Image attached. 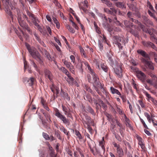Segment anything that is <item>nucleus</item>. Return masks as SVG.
Listing matches in <instances>:
<instances>
[{
  "instance_id": "nucleus-1",
  "label": "nucleus",
  "mask_w": 157,
  "mask_h": 157,
  "mask_svg": "<svg viewBox=\"0 0 157 157\" xmlns=\"http://www.w3.org/2000/svg\"><path fill=\"white\" fill-rule=\"evenodd\" d=\"M14 11V13L17 14V18L20 25L23 28L27 30L29 34H32V30L28 26V25L22 19L20 10L17 8L15 9Z\"/></svg>"
},
{
  "instance_id": "nucleus-2",
  "label": "nucleus",
  "mask_w": 157,
  "mask_h": 157,
  "mask_svg": "<svg viewBox=\"0 0 157 157\" xmlns=\"http://www.w3.org/2000/svg\"><path fill=\"white\" fill-rule=\"evenodd\" d=\"M131 68L133 70L136 72L137 77L143 82H145L146 79V75L142 71H140L137 68L134 69V67H131Z\"/></svg>"
},
{
  "instance_id": "nucleus-3",
  "label": "nucleus",
  "mask_w": 157,
  "mask_h": 157,
  "mask_svg": "<svg viewBox=\"0 0 157 157\" xmlns=\"http://www.w3.org/2000/svg\"><path fill=\"white\" fill-rule=\"evenodd\" d=\"M55 115L62 121L63 123L65 124H69V122L68 119L66 118L62 114L59 112V110L56 109V110Z\"/></svg>"
},
{
  "instance_id": "nucleus-4",
  "label": "nucleus",
  "mask_w": 157,
  "mask_h": 157,
  "mask_svg": "<svg viewBox=\"0 0 157 157\" xmlns=\"http://www.w3.org/2000/svg\"><path fill=\"white\" fill-rule=\"evenodd\" d=\"M107 61L111 65L113 66L116 64L117 62L115 60L114 57L112 52H109L107 53Z\"/></svg>"
},
{
  "instance_id": "nucleus-5",
  "label": "nucleus",
  "mask_w": 157,
  "mask_h": 157,
  "mask_svg": "<svg viewBox=\"0 0 157 157\" xmlns=\"http://www.w3.org/2000/svg\"><path fill=\"white\" fill-rule=\"evenodd\" d=\"M8 0H7V1L6 2V1L5 0H3V2H4L6 1V3L5 4V11L6 13L8 14L10 16L11 19L13 20V16L12 14V13L11 12L10 9H9V7L8 5L9 4V2H8Z\"/></svg>"
},
{
  "instance_id": "nucleus-6",
  "label": "nucleus",
  "mask_w": 157,
  "mask_h": 157,
  "mask_svg": "<svg viewBox=\"0 0 157 157\" xmlns=\"http://www.w3.org/2000/svg\"><path fill=\"white\" fill-rule=\"evenodd\" d=\"M64 64L66 67L69 68L71 72L73 74H75V69L71 63L65 60L63 62Z\"/></svg>"
},
{
  "instance_id": "nucleus-7",
  "label": "nucleus",
  "mask_w": 157,
  "mask_h": 157,
  "mask_svg": "<svg viewBox=\"0 0 157 157\" xmlns=\"http://www.w3.org/2000/svg\"><path fill=\"white\" fill-rule=\"evenodd\" d=\"M142 43L143 45L146 47H151L153 49L157 51V48L154 44L150 41H143Z\"/></svg>"
},
{
  "instance_id": "nucleus-8",
  "label": "nucleus",
  "mask_w": 157,
  "mask_h": 157,
  "mask_svg": "<svg viewBox=\"0 0 157 157\" xmlns=\"http://www.w3.org/2000/svg\"><path fill=\"white\" fill-rule=\"evenodd\" d=\"M122 64L120 65L119 67H118L114 69L115 73L119 78H121L122 76Z\"/></svg>"
},
{
  "instance_id": "nucleus-9",
  "label": "nucleus",
  "mask_w": 157,
  "mask_h": 157,
  "mask_svg": "<svg viewBox=\"0 0 157 157\" xmlns=\"http://www.w3.org/2000/svg\"><path fill=\"white\" fill-rule=\"evenodd\" d=\"M44 73L46 78H48L50 80L52 79V75L51 72L49 70L46 69H44Z\"/></svg>"
},
{
  "instance_id": "nucleus-10",
  "label": "nucleus",
  "mask_w": 157,
  "mask_h": 157,
  "mask_svg": "<svg viewBox=\"0 0 157 157\" xmlns=\"http://www.w3.org/2000/svg\"><path fill=\"white\" fill-rule=\"evenodd\" d=\"M115 5L117 7L122 9H125L126 8L125 4L123 2H117L115 3Z\"/></svg>"
},
{
  "instance_id": "nucleus-11",
  "label": "nucleus",
  "mask_w": 157,
  "mask_h": 157,
  "mask_svg": "<svg viewBox=\"0 0 157 157\" xmlns=\"http://www.w3.org/2000/svg\"><path fill=\"white\" fill-rule=\"evenodd\" d=\"M98 68L100 70L101 68L105 72H107L108 71V69L106 65L104 63L101 64V68L99 65H97Z\"/></svg>"
},
{
  "instance_id": "nucleus-12",
  "label": "nucleus",
  "mask_w": 157,
  "mask_h": 157,
  "mask_svg": "<svg viewBox=\"0 0 157 157\" xmlns=\"http://www.w3.org/2000/svg\"><path fill=\"white\" fill-rule=\"evenodd\" d=\"M138 53L141 54L142 56L145 58H149L148 55L146 54L145 52L142 50L139 49L137 50Z\"/></svg>"
},
{
  "instance_id": "nucleus-13",
  "label": "nucleus",
  "mask_w": 157,
  "mask_h": 157,
  "mask_svg": "<svg viewBox=\"0 0 157 157\" xmlns=\"http://www.w3.org/2000/svg\"><path fill=\"white\" fill-rule=\"evenodd\" d=\"M113 22L116 24L121 26V24L117 20V18L115 14H114L112 17Z\"/></svg>"
},
{
  "instance_id": "nucleus-14",
  "label": "nucleus",
  "mask_w": 157,
  "mask_h": 157,
  "mask_svg": "<svg viewBox=\"0 0 157 157\" xmlns=\"http://www.w3.org/2000/svg\"><path fill=\"white\" fill-rule=\"evenodd\" d=\"M82 62H79L76 66V68H77L79 71L81 73L83 72L82 68Z\"/></svg>"
},
{
  "instance_id": "nucleus-15",
  "label": "nucleus",
  "mask_w": 157,
  "mask_h": 157,
  "mask_svg": "<svg viewBox=\"0 0 157 157\" xmlns=\"http://www.w3.org/2000/svg\"><path fill=\"white\" fill-rule=\"evenodd\" d=\"M65 79L68 83L71 86L73 85V84H77V82L75 80V79L73 78V79L70 80V78H67L66 77H64Z\"/></svg>"
},
{
  "instance_id": "nucleus-16",
  "label": "nucleus",
  "mask_w": 157,
  "mask_h": 157,
  "mask_svg": "<svg viewBox=\"0 0 157 157\" xmlns=\"http://www.w3.org/2000/svg\"><path fill=\"white\" fill-rule=\"evenodd\" d=\"M144 94L145 95L146 97L147 98V100L149 101H151L152 102H154V98L152 97L147 92L145 91H144Z\"/></svg>"
},
{
  "instance_id": "nucleus-17",
  "label": "nucleus",
  "mask_w": 157,
  "mask_h": 157,
  "mask_svg": "<svg viewBox=\"0 0 157 157\" xmlns=\"http://www.w3.org/2000/svg\"><path fill=\"white\" fill-rule=\"evenodd\" d=\"M117 153L118 156H123L124 155V153L122 149L120 147H117Z\"/></svg>"
},
{
  "instance_id": "nucleus-18",
  "label": "nucleus",
  "mask_w": 157,
  "mask_h": 157,
  "mask_svg": "<svg viewBox=\"0 0 157 157\" xmlns=\"http://www.w3.org/2000/svg\"><path fill=\"white\" fill-rule=\"evenodd\" d=\"M110 90L112 93L113 94H117V95L121 96V94L119 91L116 89H115L113 87H111L110 88Z\"/></svg>"
},
{
  "instance_id": "nucleus-19",
  "label": "nucleus",
  "mask_w": 157,
  "mask_h": 157,
  "mask_svg": "<svg viewBox=\"0 0 157 157\" xmlns=\"http://www.w3.org/2000/svg\"><path fill=\"white\" fill-rule=\"evenodd\" d=\"M84 63L85 66L87 67L88 70L90 71V73L91 75H94L95 73L94 72L93 70L91 69L88 63L86 62H84Z\"/></svg>"
},
{
  "instance_id": "nucleus-20",
  "label": "nucleus",
  "mask_w": 157,
  "mask_h": 157,
  "mask_svg": "<svg viewBox=\"0 0 157 157\" xmlns=\"http://www.w3.org/2000/svg\"><path fill=\"white\" fill-rule=\"evenodd\" d=\"M35 81V79L34 78L31 77L28 79L27 82L29 86H32L34 83Z\"/></svg>"
},
{
  "instance_id": "nucleus-21",
  "label": "nucleus",
  "mask_w": 157,
  "mask_h": 157,
  "mask_svg": "<svg viewBox=\"0 0 157 157\" xmlns=\"http://www.w3.org/2000/svg\"><path fill=\"white\" fill-rule=\"evenodd\" d=\"M114 44L116 43H120V42H121L122 40V39H123V37L117 36H114Z\"/></svg>"
},
{
  "instance_id": "nucleus-22",
  "label": "nucleus",
  "mask_w": 157,
  "mask_h": 157,
  "mask_svg": "<svg viewBox=\"0 0 157 157\" xmlns=\"http://www.w3.org/2000/svg\"><path fill=\"white\" fill-rule=\"evenodd\" d=\"M124 24L126 27L127 28H130L133 26L132 23L127 20L124 21Z\"/></svg>"
},
{
  "instance_id": "nucleus-23",
  "label": "nucleus",
  "mask_w": 157,
  "mask_h": 157,
  "mask_svg": "<svg viewBox=\"0 0 157 157\" xmlns=\"http://www.w3.org/2000/svg\"><path fill=\"white\" fill-rule=\"evenodd\" d=\"M149 75L151 78L152 79H151L153 83H157V77L154 75L152 73H150L149 74Z\"/></svg>"
},
{
  "instance_id": "nucleus-24",
  "label": "nucleus",
  "mask_w": 157,
  "mask_h": 157,
  "mask_svg": "<svg viewBox=\"0 0 157 157\" xmlns=\"http://www.w3.org/2000/svg\"><path fill=\"white\" fill-rule=\"evenodd\" d=\"M87 110L89 112H90L91 114L93 115H95V113L94 112V111L92 109V108L90 106H88L87 108Z\"/></svg>"
},
{
  "instance_id": "nucleus-25",
  "label": "nucleus",
  "mask_w": 157,
  "mask_h": 157,
  "mask_svg": "<svg viewBox=\"0 0 157 157\" xmlns=\"http://www.w3.org/2000/svg\"><path fill=\"white\" fill-rule=\"evenodd\" d=\"M80 50L81 53V55L82 56L85 58H87V56L86 55V54L84 51V49L81 47H80Z\"/></svg>"
},
{
  "instance_id": "nucleus-26",
  "label": "nucleus",
  "mask_w": 157,
  "mask_h": 157,
  "mask_svg": "<svg viewBox=\"0 0 157 157\" xmlns=\"http://www.w3.org/2000/svg\"><path fill=\"white\" fill-rule=\"evenodd\" d=\"M150 59V58L149 57V58H146V59L142 58L141 59V60L142 62L145 65H147L148 63L150 61H149Z\"/></svg>"
},
{
  "instance_id": "nucleus-27",
  "label": "nucleus",
  "mask_w": 157,
  "mask_h": 157,
  "mask_svg": "<svg viewBox=\"0 0 157 157\" xmlns=\"http://www.w3.org/2000/svg\"><path fill=\"white\" fill-rule=\"evenodd\" d=\"M33 58L36 59L40 56V55L37 52L35 51V52L32 55Z\"/></svg>"
},
{
  "instance_id": "nucleus-28",
  "label": "nucleus",
  "mask_w": 157,
  "mask_h": 157,
  "mask_svg": "<svg viewBox=\"0 0 157 157\" xmlns=\"http://www.w3.org/2000/svg\"><path fill=\"white\" fill-rule=\"evenodd\" d=\"M139 26L141 28V29L143 31L145 32L146 33H147V31L148 29H147L145 26L143 25L141 23H139Z\"/></svg>"
},
{
  "instance_id": "nucleus-29",
  "label": "nucleus",
  "mask_w": 157,
  "mask_h": 157,
  "mask_svg": "<svg viewBox=\"0 0 157 157\" xmlns=\"http://www.w3.org/2000/svg\"><path fill=\"white\" fill-rule=\"evenodd\" d=\"M96 80V81L95 82H93V86L94 87H100L101 84L99 82V79L97 80Z\"/></svg>"
},
{
  "instance_id": "nucleus-30",
  "label": "nucleus",
  "mask_w": 157,
  "mask_h": 157,
  "mask_svg": "<svg viewBox=\"0 0 157 157\" xmlns=\"http://www.w3.org/2000/svg\"><path fill=\"white\" fill-rule=\"evenodd\" d=\"M99 103L100 104V106H101L103 109L105 110L107 108V106L105 104L103 101L101 100H99Z\"/></svg>"
},
{
  "instance_id": "nucleus-31",
  "label": "nucleus",
  "mask_w": 157,
  "mask_h": 157,
  "mask_svg": "<svg viewBox=\"0 0 157 157\" xmlns=\"http://www.w3.org/2000/svg\"><path fill=\"white\" fill-rule=\"evenodd\" d=\"M61 94L62 95H63L64 98L66 99L68 101L70 100V98L68 96V94L65 92H62Z\"/></svg>"
},
{
  "instance_id": "nucleus-32",
  "label": "nucleus",
  "mask_w": 157,
  "mask_h": 157,
  "mask_svg": "<svg viewBox=\"0 0 157 157\" xmlns=\"http://www.w3.org/2000/svg\"><path fill=\"white\" fill-rule=\"evenodd\" d=\"M147 33H148L150 35H152L154 33H156L155 30L153 28L148 29Z\"/></svg>"
},
{
  "instance_id": "nucleus-33",
  "label": "nucleus",
  "mask_w": 157,
  "mask_h": 157,
  "mask_svg": "<svg viewBox=\"0 0 157 157\" xmlns=\"http://www.w3.org/2000/svg\"><path fill=\"white\" fill-rule=\"evenodd\" d=\"M44 115L48 122H51L50 118V116L48 113H44Z\"/></svg>"
},
{
  "instance_id": "nucleus-34",
  "label": "nucleus",
  "mask_w": 157,
  "mask_h": 157,
  "mask_svg": "<svg viewBox=\"0 0 157 157\" xmlns=\"http://www.w3.org/2000/svg\"><path fill=\"white\" fill-rule=\"evenodd\" d=\"M60 130L61 131H63L64 134L66 135L67 136L69 135V132L67 131L66 129H65L63 126H62L60 128Z\"/></svg>"
},
{
  "instance_id": "nucleus-35",
  "label": "nucleus",
  "mask_w": 157,
  "mask_h": 157,
  "mask_svg": "<svg viewBox=\"0 0 157 157\" xmlns=\"http://www.w3.org/2000/svg\"><path fill=\"white\" fill-rule=\"evenodd\" d=\"M102 141L99 142V144L101 147V148L103 150L104 152L105 151V149L104 146V137H103L102 138Z\"/></svg>"
},
{
  "instance_id": "nucleus-36",
  "label": "nucleus",
  "mask_w": 157,
  "mask_h": 157,
  "mask_svg": "<svg viewBox=\"0 0 157 157\" xmlns=\"http://www.w3.org/2000/svg\"><path fill=\"white\" fill-rule=\"evenodd\" d=\"M62 108L65 114L68 116L69 113H68V108L63 105H62Z\"/></svg>"
},
{
  "instance_id": "nucleus-37",
  "label": "nucleus",
  "mask_w": 157,
  "mask_h": 157,
  "mask_svg": "<svg viewBox=\"0 0 157 157\" xmlns=\"http://www.w3.org/2000/svg\"><path fill=\"white\" fill-rule=\"evenodd\" d=\"M34 36L36 37V39L38 41L39 43H40V44H44V43L41 40V39L38 37L37 34H36L35 33H34Z\"/></svg>"
},
{
  "instance_id": "nucleus-38",
  "label": "nucleus",
  "mask_w": 157,
  "mask_h": 157,
  "mask_svg": "<svg viewBox=\"0 0 157 157\" xmlns=\"http://www.w3.org/2000/svg\"><path fill=\"white\" fill-rule=\"evenodd\" d=\"M36 60L39 62V63L41 65H43V62L42 59V58L41 56V55L37 57Z\"/></svg>"
},
{
  "instance_id": "nucleus-39",
  "label": "nucleus",
  "mask_w": 157,
  "mask_h": 157,
  "mask_svg": "<svg viewBox=\"0 0 157 157\" xmlns=\"http://www.w3.org/2000/svg\"><path fill=\"white\" fill-rule=\"evenodd\" d=\"M42 136L46 140H50V137L47 133L43 132L42 133Z\"/></svg>"
},
{
  "instance_id": "nucleus-40",
  "label": "nucleus",
  "mask_w": 157,
  "mask_h": 157,
  "mask_svg": "<svg viewBox=\"0 0 157 157\" xmlns=\"http://www.w3.org/2000/svg\"><path fill=\"white\" fill-rule=\"evenodd\" d=\"M85 119L86 120L88 124H90L92 122L91 118L90 117L86 115L85 116Z\"/></svg>"
},
{
  "instance_id": "nucleus-41",
  "label": "nucleus",
  "mask_w": 157,
  "mask_h": 157,
  "mask_svg": "<svg viewBox=\"0 0 157 157\" xmlns=\"http://www.w3.org/2000/svg\"><path fill=\"white\" fill-rule=\"evenodd\" d=\"M147 65L150 69L151 70H154V67L153 65V63L151 61H150Z\"/></svg>"
},
{
  "instance_id": "nucleus-42",
  "label": "nucleus",
  "mask_w": 157,
  "mask_h": 157,
  "mask_svg": "<svg viewBox=\"0 0 157 157\" xmlns=\"http://www.w3.org/2000/svg\"><path fill=\"white\" fill-rule=\"evenodd\" d=\"M45 54L46 56V57H47V58L48 59L49 61H52V57H51V55L49 54V53L47 51H46Z\"/></svg>"
},
{
  "instance_id": "nucleus-43",
  "label": "nucleus",
  "mask_w": 157,
  "mask_h": 157,
  "mask_svg": "<svg viewBox=\"0 0 157 157\" xmlns=\"http://www.w3.org/2000/svg\"><path fill=\"white\" fill-rule=\"evenodd\" d=\"M130 32L135 36L138 37L139 36L138 32L136 31H135L133 30H131Z\"/></svg>"
},
{
  "instance_id": "nucleus-44",
  "label": "nucleus",
  "mask_w": 157,
  "mask_h": 157,
  "mask_svg": "<svg viewBox=\"0 0 157 157\" xmlns=\"http://www.w3.org/2000/svg\"><path fill=\"white\" fill-rule=\"evenodd\" d=\"M144 20L146 22L147 24H150L151 25H153V23L152 22L148 20L146 17H144Z\"/></svg>"
},
{
  "instance_id": "nucleus-45",
  "label": "nucleus",
  "mask_w": 157,
  "mask_h": 157,
  "mask_svg": "<svg viewBox=\"0 0 157 157\" xmlns=\"http://www.w3.org/2000/svg\"><path fill=\"white\" fill-rule=\"evenodd\" d=\"M115 44L117 45L119 50H122L123 47L121 45V43L120 42H117L115 43Z\"/></svg>"
},
{
  "instance_id": "nucleus-46",
  "label": "nucleus",
  "mask_w": 157,
  "mask_h": 157,
  "mask_svg": "<svg viewBox=\"0 0 157 157\" xmlns=\"http://www.w3.org/2000/svg\"><path fill=\"white\" fill-rule=\"evenodd\" d=\"M148 13L151 17H153L155 19L157 20V18L155 16L154 14L151 12V11L148 10Z\"/></svg>"
},
{
  "instance_id": "nucleus-47",
  "label": "nucleus",
  "mask_w": 157,
  "mask_h": 157,
  "mask_svg": "<svg viewBox=\"0 0 157 157\" xmlns=\"http://www.w3.org/2000/svg\"><path fill=\"white\" fill-rule=\"evenodd\" d=\"M147 7H148L151 10L153 11L154 12L155 11V10H154L152 5L149 1H147Z\"/></svg>"
},
{
  "instance_id": "nucleus-48",
  "label": "nucleus",
  "mask_w": 157,
  "mask_h": 157,
  "mask_svg": "<svg viewBox=\"0 0 157 157\" xmlns=\"http://www.w3.org/2000/svg\"><path fill=\"white\" fill-rule=\"evenodd\" d=\"M75 134L79 139L80 140L82 139L81 135L79 131L76 130L75 131Z\"/></svg>"
},
{
  "instance_id": "nucleus-49",
  "label": "nucleus",
  "mask_w": 157,
  "mask_h": 157,
  "mask_svg": "<svg viewBox=\"0 0 157 157\" xmlns=\"http://www.w3.org/2000/svg\"><path fill=\"white\" fill-rule=\"evenodd\" d=\"M59 132V130H55V134L59 139L60 140L61 139V138Z\"/></svg>"
},
{
  "instance_id": "nucleus-50",
  "label": "nucleus",
  "mask_w": 157,
  "mask_h": 157,
  "mask_svg": "<svg viewBox=\"0 0 157 157\" xmlns=\"http://www.w3.org/2000/svg\"><path fill=\"white\" fill-rule=\"evenodd\" d=\"M60 69L65 74H67L68 73V71L64 67H61Z\"/></svg>"
},
{
  "instance_id": "nucleus-51",
  "label": "nucleus",
  "mask_w": 157,
  "mask_h": 157,
  "mask_svg": "<svg viewBox=\"0 0 157 157\" xmlns=\"http://www.w3.org/2000/svg\"><path fill=\"white\" fill-rule=\"evenodd\" d=\"M104 11L105 12H106L108 14H110L111 15H113V12H112L111 10H109L108 8H104Z\"/></svg>"
},
{
  "instance_id": "nucleus-52",
  "label": "nucleus",
  "mask_w": 157,
  "mask_h": 157,
  "mask_svg": "<svg viewBox=\"0 0 157 157\" xmlns=\"http://www.w3.org/2000/svg\"><path fill=\"white\" fill-rule=\"evenodd\" d=\"M92 75V78L93 80V82L96 81V80L99 79V78L97 76V75L94 73V75Z\"/></svg>"
},
{
  "instance_id": "nucleus-53",
  "label": "nucleus",
  "mask_w": 157,
  "mask_h": 157,
  "mask_svg": "<svg viewBox=\"0 0 157 157\" xmlns=\"http://www.w3.org/2000/svg\"><path fill=\"white\" fill-rule=\"evenodd\" d=\"M105 114L109 121H111L112 120V116L111 115L107 113H106Z\"/></svg>"
},
{
  "instance_id": "nucleus-54",
  "label": "nucleus",
  "mask_w": 157,
  "mask_h": 157,
  "mask_svg": "<svg viewBox=\"0 0 157 157\" xmlns=\"http://www.w3.org/2000/svg\"><path fill=\"white\" fill-rule=\"evenodd\" d=\"M32 22L33 23L34 25L37 22H39V20L37 19L36 17L33 18V19H31Z\"/></svg>"
},
{
  "instance_id": "nucleus-55",
  "label": "nucleus",
  "mask_w": 157,
  "mask_h": 157,
  "mask_svg": "<svg viewBox=\"0 0 157 157\" xmlns=\"http://www.w3.org/2000/svg\"><path fill=\"white\" fill-rule=\"evenodd\" d=\"M140 120L141 122L143 124V125L144 127L147 129H148V127L146 124L145 122L141 118H140Z\"/></svg>"
},
{
  "instance_id": "nucleus-56",
  "label": "nucleus",
  "mask_w": 157,
  "mask_h": 157,
  "mask_svg": "<svg viewBox=\"0 0 157 157\" xmlns=\"http://www.w3.org/2000/svg\"><path fill=\"white\" fill-rule=\"evenodd\" d=\"M28 15L31 18V20L33 19V18H34L35 17L34 16V15L31 13L30 12H28L27 13Z\"/></svg>"
},
{
  "instance_id": "nucleus-57",
  "label": "nucleus",
  "mask_w": 157,
  "mask_h": 157,
  "mask_svg": "<svg viewBox=\"0 0 157 157\" xmlns=\"http://www.w3.org/2000/svg\"><path fill=\"white\" fill-rule=\"evenodd\" d=\"M110 9L111 10V11L113 13V14L112 15H113L114 14H116L118 11L117 10L115 9V8H111Z\"/></svg>"
},
{
  "instance_id": "nucleus-58",
  "label": "nucleus",
  "mask_w": 157,
  "mask_h": 157,
  "mask_svg": "<svg viewBox=\"0 0 157 157\" xmlns=\"http://www.w3.org/2000/svg\"><path fill=\"white\" fill-rule=\"evenodd\" d=\"M138 102L142 108H144L145 107V105L142 100H139L138 101Z\"/></svg>"
},
{
  "instance_id": "nucleus-59",
  "label": "nucleus",
  "mask_w": 157,
  "mask_h": 157,
  "mask_svg": "<svg viewBox=\"0 0 157 157\" xmlns=\"http://www.w3.org/2000/svg\"><path fill=\"white\" fill-rule=\"evenodd\" d=\"M72 26L75 28L77 30H78L79 28L77 26V25L74 22L72 21Z\"/></svg>"
},
{
  "instance_id": "nucleus-60",
  "label": "nucleus",
  "mask_w": 157,
  "mask_h": 157,
  "mask_svg": "<svg viewBox=\"0 0 157 157\" xmlns=\"http://www.w3.org/2000/svg\"><path fill=\"white\" fill-rule=\"evenodd\" d=\"M95 90H96L97 93L100 95H102L100 91L98 89L99 87H94Z\"/></svg>"
},
{
  "instance_id": "nucleus-61",
  "label": "nucleus",
  "mask_w": 157,
  "mask_h": 157,
  "mask_svg": "<svg viewBox=\"0 0 157 157\" xmlns=\"http://www.w3.org/2000/svg\"><path fill=\"white\" fill-rule=\"evenodd\" d=\"M70 58L71 60V62L74 63L75 61V58L73 55H71L70 56Z\"/></svg>"
},
{
  "instance_id": "nucleus-62",
  "label": "nucleus",
  "mask_w": 157,
  "mask_h": 157,
  "mask_svg": "<svg viewBox=\"0 0 157 157\" xmlns=\"http://www.w3.org/2000/svg\"><path fill=\"white\" fill-rule=\"evenodd\" d=\"M117 108V110L118 112L120 114H122V111L120 108L118 107L117 105H116Z\"/></svg>"
},
{
  "instance_id": "nucleus-63",
  "label": "nucleus",
  "mask_w": 157,
  "mask_h": 157,
  "mask_svg": "<svg viewBox=\"0 0 157 157\" xmlns=\"http://www.w3.org/2000/svg\"><path fill=\"white\" fill-rule=\"evenodd\" d=\"M146 82H147L149 84H150V85H152L154 84V83L153 82V81L151 80L150 79H147L146 80Z\"/></svg>"
},
{
  "instance_id": "nucleus-64",
  "label": "nucleus",
  "mask_w": 157,
  "mask_h": 157,
  "mask_svg": "<svg viewBox=\"0 0 157 157\" xmlns=\"http://www.w3.org/2000/svg\"><path fill=\"white\" fill-rule=\"evenodd\" d=\"M50 155L51 157H56V155L55 154L54 151H52V152H50Z\"/></svg>"
}]
</instances>
